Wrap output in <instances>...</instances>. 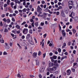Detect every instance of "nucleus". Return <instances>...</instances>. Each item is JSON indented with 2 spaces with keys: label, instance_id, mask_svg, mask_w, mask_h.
<instances>
[{
  "label": "nucleus",
  "instance_id": "c9c22d12",
  "mask_svg": "<svg viewBox=\"0 0 78 78\" xmlns=\"http://www.w3.org/2000/svg\"><path fill=\"white\" fill-rule=\"evenodd\" d=\"M23 12H26L27 11V9L24 8L22 10Z\"/></svg>",
  "mask_w": 78,
  "mask_h": 78
},
{
  "label": "nucleus",
  "instance_id": "4468645a",
  "mask_svg": "<svg viewBox=\"0 0 78 78\" xmlns=\"http://www.w3.org/2000/svg\"><path fill=\"white\" fill-rule=\"evenodd\" d=\"M65 12L66 14H68V13L69 12V10L67 8L65 9Z\"/></svg>",
  "mask_w": 78,
  "mask_h": 78
},
{
  "label": "nucleus",
  "instance_id": "0eeeda50",
  "mask_svg": "<svg viewBox=\"0 0 78 78\" xmlns=\"http://www.w3.org/2000/svg\"><path fill=\"white\" fill-rule=\"evenodd\" d=\"M67 75H70V73H71V70L70 69L68 70L67 71Z\"/></svg>",
  "mask_w": 78,
  "mask_h": 78
},
{
  "label": "nucleus",
  "instance_id": "680f3d73",
  "mask_svg": "<svg viewBox=\"0 0 78 78\" xmlns=\"http://www.w3.org/2000/svg\"><path fill=\"white\" fill-rule=\"evenodd\" d=\"M42 27H38V29L39 30H41L42 29Z\"/></svg>",
  "mask_w": 78,
  "mask_h": 78
},
{
  "label": "nucleus",
  "instance_id": "49530a36",
  "mask_svg": "<svg viewBox=\"0 0 78 78\" xmlns=\"http://www.w3.org/2000/svg\"><path fill=\"white\" fill-rule=\"evenodd\" d=\"M26 23V22H24L23 23H22L21 24V25H24V24H25Z\"/></svg>",
  "mask_w": 78,
  "mask_h": 78
},
{
  "label": "nucleus",
  "instance_id": "393cba45",
  "mask_svg": "<svg viewBox=\"0 0 78 78\" xmlns=\"http://www.w3.org/2000/svg\"><path fill=\"white\" fill-rule=\"evenodd\" d=\"M72 31L73 32V34H75V33H76V30L74 29H73Z\"/></svg>",
  "mask_w": 78,
  "mask_h": 78
},
{
  "label": "nucleus",
  "instance_id": "473e14b6",
  "mask_svg": "<svg viewBox=\"0 0 78 78\" xmlns=\"http://www.w3.org/2000/svg\"><path fill=\"white\" fill-rule=\"evenodd\" d=\"M6 22H7L8 23H9V22H11V20L9 19H8L7 20Z\"/></svg>",
  "mask_w": 78,
  "mask_h": 78
},
{
  "label": "nucleus",
  "instance_id": "b1692460",
  "mask_svg": "<svg viewBox=\"0 0 78 78\" xmlns=\"http://www.w3.org/2000/svg\"><path fill=\"white\" fill-rule=\"evenodd\" d=\"M77 64V63H73V68H75V69H76V67H75V66H76Z\"/></svg>",
  "mask_w": 78,
  "mask_h": 78
},
{
  "label": "nucleus",
  "instance_id": "69168bd1",
  "mask_svg": "<svg viewBox=\"0 0 78 78\" xmlns=\"http://www.w3.org/2000/svg\"><path fill=\"white\" fill-rule=\"evenodd\" d=\"M49 55L50 56H52V55H53V53L52 52H50L49 53Z\"/></svg>",
  "mask_w": 78,
  "mask_h": 78
},
{
  "label": "nucleus",
  "instance_id": "6e6552de",
  "mask_svg": "<svg viewBox=\"0 0 78 78\" xmlns=\"http://www.w3.org/2000/svg\"><path fill=\"white\" fill-rule=\"evenodd\" d=\"M75 15V14L72 11L71 14L69 15V17H72V15L73 16H74Z\"/></svg>",
  "mask_w": 78,
  "mask_h": 78
},
{
  "label": "nucleus",
  "instance_id": "f257e3e1",
  "mask_svg": "<svg viewBox=\"0 0 78 78\" xmlns=\"http://www.w3.org/2000/svg\"><path fill=\"white\" fill-rule=\"evenodd\" d=\"M59 67V65H58V63H57L55 64V66H53L51 68H50V67H48L47 69V70L48 71H49V72H51V71L55 72L57 69V67Z\"/></svg>",
  "mask_w": 78,
  "mask_h": 78
},
{
  "label": "nucleus",
  "instance_id": "7ed1b4c3",
  "mask_svg": "<svg viewBox=\"0 0 78 78\" xmlns=\"http://www.w3.org/2000/svg\"><path fill=\"white\" fill-rule=\"evenodd\" d=\"M54 62H50L49 63V67H53V66H55V64Z\"/></svg>",
  "mask_w": 78,
  "mask_h": 78
},
{
  "label": "nucleus",
  "instance_id": "338daca9",
  "mask_svg": "<svg viewBox=\"0 0 78 78\" xmlns=\"http://www.w3.org/2000/svg\"><path fill=\"white\" fill-rule=\"evenodd\" d=\"M30 22H34L33 20L31 19L30 20Z\"/></svg>",
  "mask_w": 78,
  "mask_h": 78
},
{
  "label": "nucleus",
  "instance_id": "c85d7f7f",
  "mask_svg": "<svg viewBox=\"0 0 78 78\" xmlns=\"http://www.w3.org/2000/svg\"><path fill=\"white\" fill-rule=\"evenodd\" d=\"M30 44H31V45H34V42L33 41L30 42Z\"/></svg>",
  "mask_w": 78,
  "mask_h": 78
},
{
  "label": "nucleus",
  "instance_id": "09e8293b",
  "mask_svg": "<svg viewBox=\"0 0 78 78\" xmlns=\"http://www.w3.org/2000/svg\"><path fill=\"white\" fill-rule=\"evenodd\" d=\"M76 45V43H73L72 44L73 46H74V45Z\"/></svg>",
  "mask_w": 78,
  "mask_h": 78
},
{
  "label": "nucleus",
  "instance_id": "72a5a7b5",
  "mask_svg": "<svg viewBox=\"0 0 78 78\" xmlns=\"http://www.w3.org/2000/svg\"><path fill=\"white\" fill-rule=\"evenodd\" d=\"M8 31V30H7V29L6 28L5 29V30H4L5 33H7Z\"/></svg>",
  "mask_w": 78,
  "mask_h": 78
},
{
  "label": "nucleus",
  "instance_id": "de8ad7c7",
  "mask_svg": "<svg viewBox=\"0 0 78 78\" xmlns=\"http://www.w3.org/2000/svg\"><path fill=\"white\" fill-rule=\"evenodd\" d=\"M3 21H4V22H6L7 20L6 19V18H4L3 19Z\"/></svg>",
  "mask_w": 78,
  "mask_h": 78
},
{
  "label": "nucleus",
  "instance_id": "412c9836",
  "mask_svg": "<svg viewBox=\"0 0 78 78\" xmlns=\"http://www.w3.org/2000/svg\"><path fill=\"white\" fill-rule=\"evenodd\" d=\"M1 42L2 44H3V43H4V40H3V38H1Z\"/></svg>",
  "mask_w": 78,
  "mask_h": 78
},
{
  "label": "nucleus",
  "instance_id": "39448f33",
  "mask_svg": "<svg viewBox=\"0 0 78 78\" xmlns=\"http://www.w3.org/2000/svg\"><path fill=\"white\" fill-rule=\"evenodd\" d=\"M44 71V67L41 66L39 70L40 72H43Z\"/></svg>",
  "mask_w": 78,
  "mask_h": 78
},
{
  "label": "nucleus",
  "instance_id": "a211bd4d",
  "mask_svg": "<svg viewBox=\"0 0 78 78\" xmlns=\"http://www.w3.org/2000/svg\"><path fill=\"white\" fill-rule=\"evenodd\" d=\"M10 5H11V6L12 8H13V6L14 5V2H12L10 3Z\"/></svg>",
  "mask_w": 78,
  "mask_h": 78
},
{
  "label": "nucleus",
  "instance_id": "79ce46f5",
  "mask_svg": "<svg viewBox=\"0 0 78 78\" xmlns=\"http://www.w3.org/2000/svg\"><path fill=\"white\" fill-rule=\"evenodd\" d=\"M59 12H56V15H57V16H59Z\"/></svg>",
  "mask_w": 78,
  "mask_h": 78
},
{
  "label": "nucleus",
  "instance_id": "a19ab883",
  "mask_svg": "<svg viewBox=\"0 0 78 78\" xmlns=\"http://www.w3.org/2000/svg\"><path fill=\"white\" fill-rule=\"evenodd\" d=\"M19 13V12L17 10H15V14H18V13Z\"/></svg>",
  "mask_w": 78,
  "mask_h": 78
},
{
  "label": "nucleus",
  "instance_id": "dca6fc26",
  "mask_svg": "<svg viewBox=\"0 0 78 78\" xmlns=\"http://www.w3.org/2000/svg\"><path fill=\"white\" fill-rule=\"evenodd\" d=\"M50 76L51 78H56V76H54L53 74L50 75Z\"/></svg>",
  "mask_w": 78,
  "mask_h": 78
},
{
  "label": "nucleus",
  "instance_id": "423d86ee",
  "mask_svg": "<svg viewBox=\"0 0 78 78\" xmlns=\"http://www.w3.org/2000/svg\"><path fill=\"white\" fill-rule=\"evenodd\" d=\"M41 44L40 45H42V47H44V43L45 42V41H44V39H42L41 40Z\"/></svg>",
  "mask_w": 78,
  "mask_h": 78
},
{
  "label": "nucleus",
  "instance_id": "37998d69",
  "mask_svg": "<svg viewBox=\"0 0 78 78\" xmlns=\"http://www.w3.org/2000/svg\"><path fill=\"white\" fill-rule=\"evenodd\" d=\"M5 16V15L4 14H2L1 16V17L3 18H4V17Z\"/></svg>",
  "mask_w": 78,
  "mask_h": 78
},
{
  "label": "nucleus",
  "instance_id": "4be33fe9",
  "mask_svg": "<svg viewBox=\"0 0 78 78\" xmlns=\"http://www.w3.org/2000/svg\"><path fill=\"white\" fill-rule=\"evenodd\" d=\"M37 53H36L34 52L33 54V56L34 57H36V56H37Z\"/></svg>",
  "mask_w": 78,
  "mask_h": 78
},
{
  "label": "nucleus",
  "instance_id": "8fccbe9b",
  "mask_svg": "<svg viewBox=\"0 0 78 78\" xmlns=\"http://www.w3.org/2000/svg\"><path fill=\"white\" fill-rule=\"evenodd\" d=\"M0 26H1V27H2V26H3V24H2V21L1 22H0Z\"/></svg>",
  "mask_w": 78,
  "mask_h": 78
},
{
  "label": "nucleus",
  "instance_id": "6e6d98bb",
  "mask_svg": "<svg viewBox=\"0 0 78 78\" xmlns=\"http://www.w3.org/2000/svg\"><path fill=\"white\" fill-rule=\"evenodd\" d=\"M43 36L44 38H45V37H46V36H47V34H44V35H43Z\"/></svg>",
  "mask_w": 78,
  "mask_h": 78
},
{
  "label": "nucleus",
  "instance_id": "774afa93",
  "mask_svg": "<svg viewBox=\"0 0 78 78\" xmlns=\"http://www.w3.org/2000/svg\"><path fill=\"white\" fill-rule=\"evenodd\" d=\"M54 64H56V63H57V60H54Z\"/></svg>",
  "mask_w": 78,
  "mask_h": 78
},
{
  "label": "nucleus",
  "instance_id": "bb28decb",
  "mask_svg": "<svg viewBox=\"0 0 78 78\" xmlns=\"http://www.w3.org/2000/svg\"><path fill=\"white\" fill-rule=\"evenodd\" d=\"M17 45L18 46H19L20 49H21V48H22V47H21V46L20 45V44H19V43H18L17 44Z\"/></svg>",
  "mask_w": 78,
  "mask_h": 78
},
{
  "label": "nucleus",
  "instance_id": "f8f14e48",
  "mask_svg": "<svg viewBox=\"0 0 78 78\" xmlns=\"http://www.w3.org/2000/svg\"><path fill=\"white\" fill-rule=\"evenodd\" d=\"M74 20L75 22H78V17L77 16H75L74 17Z\"/></svg>",
  "mask_w": 78,
  "mask_h": 78
},
{
  "label": "nucleus",
  "instance_id": "7c9ffc66",
  "mask_svg": "<svg viewBox=\"0 0 78 78\" xmlns=\"http://www.w3.org/2000/svg\"><path fill=\"white\" fill-rule=\"evenodd\" d=\"M29 33H30V34H32L33 33L32 29H30L29 30Z\"/></svg>",
  "mask_w": 78,
  "mask_h": 78
},
{
  "label": "nucleus",
  "instance_id": "ea45409f",
  "mask_svg": "<svg viewBox=\"0 0 78 78\" xmlns=\"http://www.w3.org/2000/svg\"><path fill=\"white\" fill-rule=\"evenodd\" d=\"M70 31V30H69V29H66V32H69V31Z\"/></svg>",
  "mask_w": 78,
  "mask_h": 78
},
{
  "label": "nucleus",
  "instance_id": "f704fd0d",
  "mask_svg": "<svg viewBox=\"0 0 78 78\" xmlns=\"http://www.w3.org/2000/svg\"><path fill=\"white\" fill-rule=\"evenodd\" d=\"M48 11L50 14H52L53 13V12L50 11V10L48 9Z\"/></svg>",
  "mask_w": 78,
  "mask_h": 78
},
{
  "label": "nucleus",
  "instance_id": "aec40b11",
  "mask_svg": "<svg viewBox=\"0 0 78 78\" xmlns=\"http://www.w3.org/2000/svg\"><path fill=\"white\" fill-rule=\"evenodd\" d=\"M52 57V58L53 59H56L57 58V56H54L53 57Z\"/></svg>",
  "mask_w": 78,
  "mask_h": 78
},
{
  "label": "nucleus",
  "instance_id": "c756f323",
  "mask_svg": "<svg viewBox=\"0 0 78 78\" xmlns=\"http://www.w3.org/2000/svg\"><path fill=\"white\" fill-rule=\"evenodd\" d=\"M71 70L72 72H74L75 71V69L74 68H71Z\"/></svg>",
  "mask_w": 78,
  "mask_h": 78
},
{
  "label": "nucleus",
  "instance_id": "4c0bfd02",
  "mask_svg": "<svg viewBox=\"0 0 78 78\" xmlns=\"http://www.w3.org/2000/svg\"><path fill=\"white\" fill-rule=\"evenodd\" d=\"M31 25L33 28L34 27V22L31 23Z\"/></svg>",
  "mask_w": 78,
  "mask_h": 78
},
{
  "label": "nucleus",
  "instance_id": "cd10ccee",
  "mask_svg": "<svg viewBox=\"0 0 78 78\" xmlns=\"http://www.w3.org/2000/svg\"><path fill=\"white\" fill-rule=\"evenodd\" d=\"M41 54H42V53L41 52V51H39L38 52V56H40V55H41Z\"/></svg>",
  "mask_w": 78,
  "mask_h": 78
},
{
  "label": "nucleus",
  "instance_id": "2f4dec72",
  "mask_svg": "<svg viewBox=\"0 0 78 78\" xmlns=\"http://www.w3.org/2000/svg\"><path fill=\"white\" fill-rule=\"evenodd\" d=\"M30 34H27V38L29 37L30 38Z\"/></svg>",
  "mask_w": 78,
  "mask_h": 78
},
{
  "label": "nucleus",
  "instance_id": "052dcab7",
  "mask_svg": "<svg viewBox=\"0 0 78 78\" xmlns=\"http://www.w3.org/2000/svg\"><path fill=\"white\" fill-rule=\"evenodd\" d=\"M17 76H18V77H21V76H20V74H17Z\"/></svg>",
  "mask_w": 78,
  "mask_h": 78
},
{
  "label": "nucleus",
  "instance_id": "5701e85b",
  "mask_svg": "<svg viewBox=\"0 0 78 78\" xmlns=\"http://www.w3.org/2000/svg\"><path fill=\"white\" fill-rule=\"evenodd\" d=\"M10 2H11V1H10V0H7V3L8 5H9V4H10Z\"/></svg>",
  "mask_w": 78,
  "mask_h": 78
},
{
  "label": "nucleus",
  "instance_id": "864d4df0",
  "mask_svg": "<svg viewBox=\"0 0 78 78\" xmlns=\"http://www.w3.org/2000/svg\"><path fill=\"white\" fill-rule=\"evenodd\" d=\"M34 39L35 42V43H37V41L36 40V38H35V37H34Z\"/></svg>",
  "mask_w": 78,
  "mask_h": 78
},
{
  "label": "nucleus",
  "instance_id": "4d7b16f0",
  "mask_svg": "<svg viewBox=\"0 0 78 78\" xmlns=\"http://www.w3.org/2000/svg\"><path fill=\"white\" fill-rule=\"evenodd\" d=\"M8 6V5H7V4H5L4 5V7L5 8V7H6V6Z\"/></svg>",
  "mask_w": 78,
  "mask_h": 78
},
{
  "label": "nucleus",
  "instance_id": "3c124183",
  "mask_svg": "<svg viewBox=\"0 0 78 78\" xmlns=\"http://www.w3.org/2000/svg\"><path fill=\"white\" fill-rule=\"evenodd\" d=\"M76 5L75 6L74 5H73V8H74V9H76V8H77V7H76Z\"/></svg>",
  "mask_w": 78,
  "mask_h": 78
},
{
  "label": "nucleus",
  "instance_id": "a878e982",
  "mask_svg": "<svg viewBox=\"0 0 78 78\" xmlns=\"http://www.w3.org/2000/svg\"><path fill=\"white\" fill-rule=\"evenodd\" d=\"M50 58L51 60V62H54V61H55V60L53 59V58L52 57H50Z\"/></svg>",
  "mask_w": 78,
  "mask_h": 78
},
{
  "label": "nucleus",
  "instance_id": "13d9d810",
  "mask_svg": "<svg viewBox=\"0 0 78 78\" xmlns=\"http://www.w3.org/2000/svg\"><path fill=\"white\" fill-rule=\"evenodd\" d=\"M37 16H38V17H40V16H43V15H41L40 14H39H39Z\"/></svg>",
  "mask_w": 78,
  "mask_h": 78
},
{
  "label": "nucleus",
  "instance_id": "f3484780",
  "mask_svg": "<svg viewBox=\"0 0 78 78\" xmlns=\"http://www.w3.org/2000/svg\"><path fill=\"white\" fill-rule=\"evenodd\" d=\"M15 2L16 3H18V4H20V2L19 1V0H15Z\"/></svg>",
  "mask_w": 78,
  "mask_h": 78
},
{
  "label": "nucleus",
  "instance_id": "20e7f679",
  "mask_svg": "<svg viewBox=\"0 0 78 78\" xmlns=\"http://www.w3.org/2000/svg\"><path fill=\"white\" fill-rule=\"evenodd\" d=\"M42 9L41 8L39 5H38L37 6V12H41V11H42Z\"/></svg>",
  "mask_w": 78,
  "mask_h": 78
},
{
  "label": "nucleus",
  "instance_id": "e2e57ef3",
  "mask_svg": "<svg viewBox=\"0 0 78 78\" xmlns=\"http://www.w3.org/2000/svg\"><path fill=\"white\" fill-rule=\"evenodd\" d=\"M58 9H62V6H59L58 7Z\"/></svg>",
  "mask_w": 78,
  "mask_h": 78
},
{
  "label": "nucleus",
  "instance_id": "2eb2a0df",
  "mask_svg": "<svg viewBox=\"0 0 78 78\" xmlns=\"http://www.w3.org/2000/svg\"><path fill=\"white\" fill-rule=\"evenodd\" d=\"M36 62L37 66H39V61L38 60H36Z\"/></svg>",
  "mask_w": 78,
  "mask_h": 78
},
{
  "label": "nucleus",
  "instance_id": "5fc2aeb1",
  "mask_svg": "<svg viewBox=\"0 0 78 78\" xmlns=\"http://www.w3.org/2000/svg\"><path fill=\"white\" fill-rule=\"evenodd\" d=\"M51 5H53L55 4V3H54V2H51Z\"/></svg>",
  "mask_w": 78,
  "mask_h": 78
},
{
  "label": "nucleus",
  "instance_id": "9d476101",
  "mask_svg": "<svg viewBox=\"0 0 78 78\" xmlns=\"http://www.w3.org/2000/svg\"><path fill=\"white\" fill-rule=\"evenodd\" d=\"M64 31H65L64 30H62V33L63 35V36H64V37H65L66 36V34L64 32Z\"/></svg>",
  "mask_w": 78,
  "mask_h": 78
},
{
  "label": "nucleus",
  "instance_id": "a18cd8bd",
  "mask_svg": "<svg viewBox=\"0 0 78 78\" xmlns=\"http://www.w3.org/2000/svg\"><path fill=\"white\" fill-rule=\"evenodd\" d=\"M41 3L42 4H44L45 3V1L42 0L41 1Z\"/></svg>",
  "mask_w": 78,
  "mask_h": 78
},
{
  "label": "nucleus",
  "instance_id": "9b49d317",
  "mask_svg": "<svg viewBox=\"0 0 78 78\" xmlns=\"http://www.w3.org/2000/svg\"><path fill=\"white\" fill-rule=\"evenodd\" d=\"M33 41V39H32V37H30V38H29L28 39V41L29 42L32 41Z\"/></svg>",
  "mask_w": 78,
  "mask_h": 78
},
{
  "label": "nucleus",
  "instance_id": "e433bc0d",
  "mask_svg": "<svg viewBox=\"0 0 78 78\" xmlns=\"http://www.w3.org/2000/svg\"><path fill=\"white\" fill-rule=\"evenodd\" d=\"M58 53H61V49L60 48H59L58 50Z\"/></svg>",
  "mask_w": 78,
  "mask_h": 78
},
{
  "label": "nucleus",
  "instance_id": "58836bf2",
  "mask_svg": "<svg viewBox=\"0 0 78 78\" xmlns=\"http://www.w3.org/2000/svg\"><path fill=\"white\" fill-rule=\"evenodd\" d=\"M25 36L24 35H23L21 37V38H22V39H25Z\"/></svg>",
  "mask_w": 78,
  "mask_h": 78
},
{
  "label": "nucleus",
  "instance_id": "603ef678",
  "mask_svg": "<svg viewBox=\"0 0 78 78\" xmlns=\"http://www.w3.org/2000/svg\"><path fill=\"white\" fill-rule=\"evenodd\" d=\"M41 26H43V25H44V23L41 22Z\"/></svg>",
  "mask_w": 78,
  "mask_h": 78
},
{
  "label": "nucleus",
  "instance_id": "1a4fd4ad",
  "mask_svg": "<svg viewBox=\"0 0 78 78\" xmlns=\"http://www.w3.org/2000/svg\"><path fill=\"white\" fill-rule=\"evenodd\" d=\"M61 16H62L64 17H66V15H65V13H64V12H62L61 13Z\"/></svg>",
  "mask_w": 78,
  "mask_h": 78
},
{
  "label": "nucleus",
  "instance_id": "6ab92c4d",
  "mask_svg": "<svg viewBox=\"0 0 78 78\" xmlns=\"http://www.w3.org/2000/svg\"><path fill=\"white\" fill-rule=\"evenodd\" d=\"M34 25L36 26V27H37L38 26H39V23L36 22L35 23Z\"/></svg>",
  "mask_w": 78,
  "mask_h": 78
},
{
  "label": "nucleus",
  "instance_id": "c03bdc74",
  "mask_svg": "<svg viewBox=\"0 0 78 78\" xmlns=\"http://www.w3.org/2000/svg\"><path fill=\"white\" fill-rule=\"evenodd\" d=\"M54 2L55 3V4H56V3H58V0H55L54 1Z\"/></svg>",
  "mask_w": 78,
  "mask_h": 78
},
{
  "label": "nucleus",
  "instance_id": "0e129e2a",
  "mask_svg": "<svg viewBox=\"0 0 78 78\" xmlns=\"http://www.w3.org/2000/svg\"><path fill=\"white\" fill-rule=\"evenodd\" d=\"M12 20L13 22H15V19L14 18H12Z\"/></svg>",
  "mask_w": 78,
  "mask_h": 78
},
{
  "label": "nucleus",
  "instance_id": "f03ea898",
  "mask_svg": "<svg viewBox=\"0 0 78 78\" xmlns=\"http://www.w3.org/2000/svg\"><path fill=\"white\" fill-rule=\"evenodd\" d=\"M28 29L25 28L23 30V33L24 34H27L28 33Z\"/></svg>",
  "mask_w": 78,
  "mask_h": 78
},
{
  "label": "nucleus",
  "instance_id": "bf43d9fd",
  "mask_svg": "<svg viewBox=\"0 0 78 78\" xmlns=\"http://www.w3.org/2000/svg\"><path fill=\"white\" fill-rule=\"evenodd\" d=\"M58 6H60V5H61V3L60 2H58Z\"/></svg>",
  "mask_w": 78,
  "mask_h": 78
},
{
  "label": "nucleus",
  "instance_id": "ddd939ff",
  "mask_svg": "<svg viewBox=\"0 0 78 78\" xmlns=\"http://www.w3.org/2000/svg\"><path fill=\"white\" fill-rule=\"evenodd\" d=\"M69 5H73V1H70L68 2Z\"/></svg>",
  "mask_w": 78,
  "mask_h": 78
}]
</instances>
